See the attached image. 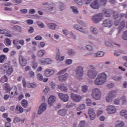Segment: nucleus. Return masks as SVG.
Masks as SVG:
<instances>
[{
    "instance_id": "f257e3e1",
    "label": "nucleus",
    "mask_w": 127,
    "mask_h": 127,
    "mask_svg": "<svg viewBox=\"0 0 127 127\" xmlns=\"http://www.w3.org/2000/svg\"><path fill=\"white\" fill-rule=\"evenodd\" d=\"M107 81V74L104 72L99 74L94 80L96 86H102Z\"/></svg>"
},
{
    "instance_id": "f03ea898",
    "label": "nucleus",
    "mask_w": 127,
    "mask_h": 127,
    "mask_svg": "<svg viewBox=\"0 0 127 127\" xmlns=\"http://www.w3.org/2000/svg\"><path fill=\"white\" fill-rule=\"evenodd\" d=\"M0 70L2 73L7 74V75H11L13 72V68L9 66V64L6 63L1 65Z\"/></svg>"
},
{
    "instance_id": "7ed1b4c3",
    "label": "nucleus",
    "mask_w": 127,
    "mask_h": 127,
    "mask_svg": "<svg viewBox=\"0 0 127 127\" xmlns=\"http://www.w3.org/2000/svg\"><path fill=\"white\" fill-rule=\"evenodd\" d=\"M98 75V71L96 70V67L93 65H90V69L87 71V76L90 79H95Z\"/></svg>"
},
{
    "instance_id": "20e7f679",
    "label": "nucleus",
    "mask_w": 127,
    "mask_h": 127,
    "mask_svg": "<svg viewBox=\"0 0 127 127\" xmlns=\"http://www.w3.org/2000/svg\"><path fill=\"white\" fill-rule=\"evenodd\" d=\"M101 95H102V94L99 88L92 89V96L94 100H100V99H101Z\"/></svg>"
},
{
    "instance_id": "39448f33",
    "label": "nucleus",
    "mask_w": 127,
    "mask_h": 127,
    "mask_svg": "<svg viewBox=\"0 0 127 127\" xmlns=\"http://www.w3.org/2000/svg\"><path fill=\"white\" fill-rule=\"evenodd\" d=\"M104 17V14L102 13H99L93 16L92 20L94 23H98L102 21Z\"/></svg>"
},
{
    "instance_id": "423d86ee",
    "label": "nucleus",
    "mask_w": 127,
    "mask_h": 127,
    "mask_svg": "<svg viewBox=\"0 0 127 127\" xmlns=\"http://www.w3.org/2000/svg\"><path fill=\"white\" fill-rule=\"evenodd\" d=\"M113 24V21L110 19H107L103 21L102 25L104 27H111Z\"/></svg>"
},
{
    "instance_id": "0eeeda50",
    "label": "nucleus",
    "mask_w": 127,
    "mask_h": 127,
    "mask_svg": "<svg viewBox=\"0 0 127 127\" xmlns=\"http://www.w3.org/2000/svg\"><path fill=\"white\" fill-rule=\"evenodd\" d=\"M88 113L90 120H93L96 119V113H95L94 110L93 109H89Z\"/></svg>"
},
{
    "instance_id": "6e6552de",
    "label": "nucleus",
    "mask_w": 127,
    "mask_h": 127,
    "mask_svg": "<svg viewBox=\"0 0 127 127\" xmlns=\"http://www.w3.org/2000/svg\"><path fill=\"white\" fill-rule=\"evenodd\" d=\"M46 108H47V105L46 103H42L39 107L38 112V114L40 115L42 114V113H43V112L46 110Z\"/></svg>"
},
{
    "instance_id": "1a4fd4ad",
    "label": "nucleus",
    "mask_w": 127,
    "mask_h": 127,
    "mask_svg": "<svg viewBox=\"0 0 127 127\" xmlns=\"http://www.w3.org/2000/svg\"><path fill=\"white\" fill-rule=\"evenodd\" d=\"M90 6L93 9H98L100 7V5L98 2V0H94L91 4Z\"/></svg>"
},
{
    "instance_id": "9d476101",
    "label": "nucleus",
    "mask_w": 127,
    "mask_h": 127,
    "mask_svg": "<svg viewBox=\"0 0 127 127\" xmlns=\"http://www.w3.org/2000/svg\"><path fill=\"white\" fill-rule=\"evenodd\" d=\"M55 71L53 69H45L44 72V75L46 77H50L53 75L55 73Z\"/></svg>"
},
{
    "instance_id": "9b49d317",
    "label": "nucleus",
    "mask_w": 127,
    "mask_h": 127,
    "mask_svg": "<svg viewBox=\"0 0 127 127\" xmlns=\"http://www.w3.org/2000/svg\"><path fill=\"white\" fill-rule=\"evenodd\" d=\"M59 97L61 100H62L64 102H67L69 99V96L68 95L64 94L63 93H59Z\"/></svg>"
},
{
    "instance_id": "f8f14e48",
    "label": "nucleus",
    "mask_w": 127,
    "mask_h": 127,
    "mask_svg": "<svg viewBox=\"0 0 127 127\" xmlns=\"http://www.w3.org/2000/svg\"><path fill=\"white\" fill-rule=\"evenodd\" d=\"M19 63L21 66H25L27 64V61L23 57V56H19Z\"/></svg>"
},
{
    "instance_id": "ddd939ff",
    "label": "nucleus",
    "mask_w": 127,
    "mask_h": 127,
    "mask_svg": "<svg viewBox=\"0 0 127 127\" xmlns=\"http://www.w3.org/2000/svg\"><path fill=\"white\" fill-rule=\"evenodd\" d=\"M58 52L57 53V54L56 56V59L57 61L61 62V61H63V60H64L65 57L64 56L61 57V54H60V52H59V49L58 50Z\"/></svg>"
},
{
    "instance_id": "4468645a",
    "label": "nucleus",
    "mask_w": 127,
    "mask_h": 127,
    "mask_svg": "<svg viewBox=\"0 0 127 127\" xmlns=\"http://www.w3.org/2000/svg\"><path fill=\"white\" fill-rule=\"evenodd\" d=\"M48 12L49 13H55L56 8L54 7V4L52 3L49 5Z\"/></svg>"
},
{
    "instance_id": "2eb2a0df",
    "label": "nucleus",
    "mask_w": 127,
    "mask_h": 127,
    "mask_svg": "<svg viewBox=\"0 0 127 127\" xmlns=\"http://www.w3.org/2000/svg\"><path fill=\"white\" fill-rule=\"evenodd\" d=\"M56 101V97L54 96L51 95L48 99V104L49 106H52Z\"/></svg>"
},
{
    "instance_id": "dca6fc26",
    "label": "nucleus",
    "mask_w": 127,
    "mask_h": 127,
    "mask_svg": "<svg viewBox=\"0 0 127 127\" xmlns=\"http://www.w3.org/2000/svg\"><path fill=\"white\" fill-rule=\"evenodd\" d=\"M107 111L109 114H115L116 113V108L113 106H109L107 107Z\"/></svg>"
},
{
    "instance_id": "f3484780",
    "label": "nucleus",
    "mask_w": 127,
    "mask_h": 127,
    "mask_svg": "<svg viewBox=\"0 0 127 127\" xmlns=\"http://www.w3.org/2000/svg\"><path fill=\"white\" fill-rule=\"evenodd\" d=\"M126 26V21L123 20L121 23V25L119 26L118 28V34H120L121 33V32L125 28V27Z\"/></svg>"
},
{
    "instance_id": "a211bd4d",
    "label": "nucleus",
    "mask_w": 127,
    "mask_h": 127,
    "mask_svg": "<svg viewBox=\"0 0 127 127\" xmlns=\"http://www.w3.org/2000/svg\"><path fill=\"white\" fill-rule=\"evenodd\" d=\"M67 78H68V74L65 73L62 75H60L59 76V80L61 81V82H63V81H66L67 80Z\"/></svg>"
},
{
    "instance_id": "6ab92c4d",
    "label": "nucleus",
    "mask_w": 127,
    "mask_h": 127,
    "mask_svg": "<svg viewBox=\"0 0 127 127\" xmlns=\"http://www.w3.org/2000/svg\"><path fill=\"white\" fill-rule=\"evenodd\" d=\"M4 87L5 89V91L6 93H10V91L12 90V87H10L9 86V84L7 83H5L4 84Z\"/></svg>"
},
{
    "instance_id": "aec40b11",
    "label": "nucleus",
    "mask_w": 127,
    "mask_h": 127,
    "mask_svg": "<svg viewBox=\"0 0 127 127\" xmlns=\"http://www.w3.org/2000/svg\"><path fill=\"white\" fill-rule=\"evenodd\" d=\"M12 89V91L10 93V95L12 96V97H13L14 95L17 96L18 95V93H17V88H16L15 86H13Z\"/></svg>"
},
{
    "instance_id": "412c9836",
    "label": "nucleus",
    "mask_w": 127,
    "mask_h": 127,
    "mask_svg": "<svg viewBox=\"0 0 127 127\" xmlns=\"http://www.w3.org/2000/svg\"><path fill=\"white\" fill-rule=\"evenodd\" d=\"M71 97L73 101H75V102H80V96L72 93Z\"/></svg>"
},
{
    "instance_id": "4be33fe9",
    "label": "nucleus",
    "mask_w": 127,
    "mask_h": 127,
    "mask_svg": "<svg viewBox=\"0 0 127 127\" xmlns=\"http://www.w3.org/2000/svg\"><path fill=\"white\" fill-rule=\"evenodd\" d=\"M108 0H97L98 4L100 6H105L107 4V1Z\"/></svg>"
},
{
    "instance_id": "5701e85b",
    "label": "nucleus",
    "mask_w": 127,
    "mask_h": 127,
    "mask_svg": "<svg viewBox=\"0 0 127 127\" xmlns=\"http://www.w3.org/2000/svg\"><path fill=\"white\" fill-rule=\"evenodd\" d=\"M104 16L106 17H111V15L112 13H111V10L110 9H106L104 11Z\"/></svg>"
},
{
    "instance_id": "b1692460",
    "label": "nucleus",
    "mask_w": 127,
    "mask_h": 127,
    "mask_svg": "<svg viewBox=\"0 0 127 127\" xmlns=\"http://www.w3.org/2000/svg\"><path fill=\"white\" fill-rule=\"evenodd\" d=\"M90 31L92 34H94V35H96L98 34V33H99V31H98V29H97V28L94 27H91L90 28Z\"/></svg>"
},
{
    "instance_id": "393cba45",
    "label": "nucleus",
    "mask_w": 127,
    "mask_h": 127,
    "mask_svg": "<svg viewBox=\"0 0 127 127\" xmlns=\"http://www.w3.org/2000/svg\"><path fill=\"white\" fill-rule=\"evenodd\" d=\"M4 44L6 45V46H10L11 45V41H10V39L8 38H6L5 39Z\"/></svg>"
},
{
    "instance_id": "a878e982",
    "label": "nucleus",
    "mask_w": 127,
    "mask_h": 127,
    "mask_svg": "<svg viewBox=\"0 0 127 127\" xmlns=\"http://www.w3.org/2000/svg\"><path fill=\"white\" fill-rule=\"evenodd\" d=\"M59 115L60 116H65L66 114H67V111H66V109H62L60 110L58 112Z\"/></svg>"
},
{
    "instance_id": "bb28decb",
    "label": "nucleus",
    "mask_w": 127,
    "mask_h": 127,
    "mask_svg": "<svg viewBox=\"0 0 127 127\" xmlns=\"http://www.w3.org/2000/svg\"><path fill=\"white\" fill-rule=\"evenodd\" d=\"M15 111L18 112V114H22L23 113V108L19 106H17L15 108Z\"/></svg>"
},
{
    "instance_id": "cd10ccee",
    "label": "nucleus",
    "mask_w": 127,
    "mask_h": 127,
    "mask_svg": "<svg viewBox=\"0 0 127 127\" xmlns=\"http://www.w3.org/2000/svg\"><path fill=\"white\" fill-rule=\"evenodd\" d=\"M58 88L63 92H67V87L64 86V84H60V85H58Z\"/></svg>"
},
{
    "instance_id": "c85d7f7f",
    "label": "nucleus",
    "mask_w": 127,
    "mask_h": 127,
    "mask_svg": "<svg viewBox=\"0 0 127 127\" xmlns=\"http://www.w3.org/2000/svg\"><path fill=\"white\" fill-rule=\"evenodd\" d=\"M45 54V51L44 50H41L37 53V55L39 57H42Z\"/></svg>"
},
{
    "instance_id": "c756f323",
    "label": "nucleus",
    "mask_w": 127,
    "mask_h": 127,
    "mask_svg": "<svg viewBox=\"0 0 127 127\" xmlns=\"http://www.w3.org/2000/svg\"><path fill=\"white\" fill-rule=\"evenodd\" d=\"M105 55V53L102 51H99L95 54V57H103Z\"/></svg>"
},
{
    "instance_id": "7c9ffc66",
    "label": "nucleus",
    "mask_w": 127,
    "mask_h": 127,
    "mask_svg": "<svg viewBox=\"0 0 127 127\" xmlns=\"http://www.w3.org/2000/svg\"><path fill=\"white\" fill-rule=\"evenodd\" d=\"M21 104L23 108H27V106H28V102H27V100L25 99H23L22 101Z\"/></svg>"
},
{
    "instance_id": "2f4dec72",
    "label": "nucleus",
    "mask_w": 127,
    "mask_h": 127,
    "mask_svg": "<svg viewBox=\"0 0 127 127\" xmlns=\"http://www.w3.org/2000/svg\"><path fill=\"white\" fill-rule=\"evenodd\" d=\"M7 80H8L7 76H6V75H4L1 78L0 80V83H5Z\"/></svg>"
},
{
    "instance_id": "473e14b6",
    "label": "nucleus",
    "mask_w": 127,
    "mask_h": 127,
    "mask_svg": "<svg viewBox=\"0 0 127 127\" xmlns=\"http://www.w3.org/2000/svg\"><path fill=\"white\" fill-rule=\"evenodd\" d=\"M70 8L72 9L73 12L75 13V14H78V13H79V11H78V8H77V7L72 6L70 7Z\"/></svg>"
},
{
    "instance_id": "72a5a7b5",
    "label": "nucleus",
    "mask_w": 127,
    "mask_h": 127,
    "mask_svg": "<svg viewBox=\"0 0 127 127\" xmlns=\"http://www.w3.org/2000/svg\"><path fill=\"white\" fill-rule=\"evenodd\" d=\"M48 26L50 29H55L56 28L57 25L54 23H48Z\"/></svg>"
},
{
    "instance_id": "f704fd0d",
    "label": "nucleus",
    "mask_w": 127,
    "mask_h": 127,
    "mask_svg": "<svg viewBox=\"0 0 127 127\" xmlns=\"http://www.w3.org/2000/svg\"><path fill=\"white\" fill-rule=\"evenodd\" d=\"M6 58L5 55H1L0 56V63H3L5 58Z\"/></svg>"
},
{
    "instance_id": "c9c22d12",
    "label": "nucleus",
    "mask_w": 127,
    "mask_h": 127,
    "mask_svg": "<svg viewBox=\"0 0 127 127\" xmlns=\"http://www.w3.org/2000/svg\"><path fill=\"white\" fill-rule=\"evenodd\" d=\"M121 115L122 117H125L127 119V110H122L121 112Z\"/></svg>"
},
{
    "instance_id": "e433bc0d",
    "label": "nucleus",
    "mask_w": 127,
    "mask_h": 127,
    "mask_svg": "<svg viewBox=\"0 0 127 127\" xmlns=\"http://www.w3.org/2000/svg\"><path fill=\"white\" fill-rule=\"evenodd\" d=\"M82 92L83 93H87L88 92V86L87 85L82 86Z\"/></svg>"
},
{
    "instance_id": "4c0bfd02",
    "label": "nucleus",
    "mask_w": 127,
    "mask_h": 127,
    "mask_svg": "<svg viewBox=\"0 0 127 127\" xmlns=\"http://www.w3.org/2000/svg\"><path fill=\"white\" fill-rule=\"evenodd\" d=\"M108 95L111 97L112 98H115L116 96V91H111L109 93Z\"/></svg>"
},
{
    "instance_id": "58836bf2",
    "label": "nucleus",
    "mask_w": 127,
    "mask_h": 127,
    "mask_svg": "<svg viewBox=\"0 0 127 127\" xmlns=\"http://www.w3.org/2000/svg\"><path fill=\"white\" fill-rule=\"evenodd\" d=\"M67 52L69 56H73V55L75 54V52H74V51H73L72 49H68Z\"/></svg>"
},
{
    "instance_id": "ea45409f",
    "label": "nucleus",
    "mask_w": 127,
    "mask_h": 127,
    "mask_svg": "<svg viewBox=\"0 0 127 127\" xmlns=\"http://www.w3.org/2000/svg\"><path fill=\"white\" fill-rule=\"evenodd\" d=\"M112 79L113 80H115V81L119 82V81H121V80L122 79V76H114L113 77Z\"/></svg>"
},
{
    "instance_id": "a19ab883",
    "label": "nucleus",
    "mask_w": 127,
    "mask_h": 127,
    "mask_svg": "<svg viewBox=\"0 0 127 127\" xmlns=\"http://www.w3.org/2000/svg\"><path fill=\"white\" fill-rule=\"evenodd\" d=\"M0 34H7V33H8V31L5 29H0Z\"/></svg>"
},
{
    "instance_id": "79ce46f5",
    "label": "nucleus",
    "mask_w": 127,
    "mask_h": 127,
    "mask_svg": "<svg viewBox=\"0 0 127 127\" xmlns=\"http://www.w3.org/2000/svg\"><path fill=\"white\" fill-rule=\"evenodd\" d=\"M13 29L14 30H17V31H18L19 32H21V27L19 26H15L13 27Z\"/></svg>"
},
{
    "instance_id": "37998d69",
    "label": "nucleus",
    "mask_w": 127,
    "mask_h": 127,
    "mask_svg": "<svg viewBox=\"0 0 127 127\" xmlns=\"http://www.w3.org/2000/svg\"><path fill=\"white\" fill-rule=\"evenodd\" d=\"M75 74H76V77L80 76V67H79V66L77 67V68L76 69Z\"/></svg>"
},
{
    "instance_id": "c03bdc74",
    "label": "nucleus",
    "mask_w": 127,
    "mask_h": 127,
    "mask_svg": "<svg viewBox=\"0 0 127 127\" xmlns=\"http://www.w3.org/2000/svg\"><path fill=\"white\" fill-rule=\"evenodd\" d=\"M119 14L118 12H114L113 13V17L114 19H118L119 18Z\"/></svg>"
},
{
    "instance_id": "a18cd8bd",
    "label": "nucleus",
    "mask_w": 127,
    "mask_h": 127,
    "mask_svg": "<svg viewBox=\"0 0 127 127\" xmlns=\"http://www.w3.org/2000/svg\"><path fill=\"white\" fill-rule=\"evenodd\" d=\"M83 76H84V68L80 66V77H83Z\"/></svg>"
},
{
    "instance_id": "49530a36",
    "label": "nucleus",
    "mask_w": 127,
    "mask_h": 127,
    "mask_svg": "<svg viewBox=\"0 0 127 127\" xmlns=\"http://www.w3.org/2000/svg\"><path fill=\"white\" fill-rule=\"evenodd\" d=\"M106 101L108 103H112L113 101V98L111 97V96H110L109 95L106 97Z\"/></svg>"
},
{
    "instance_id": "de8ad7c7",
    "label": "nucleus",
    "mask_w": 127,
    "mask_h": 127,
    "mask_svg": "<svg viewBox=\"0 0 127 127\" xmlns=\"http://www.w3.org/2000/svg\"><path fill=\"white\" fill-rule=\"evenodd\" d=\"M121 100L123 102L122 103V105H125L126 104H127V99H126V96H122L121 98Z\"/></svg>"
},
{
    "instance_id": "09e8293b",
    "label": "nucleus",
    "mask_w": 127,
    "mask_h": 127,
    "mask_svg": "<svg viewBox=\"0 0 127 127\" xmlns=\"http://www.w3.org/2000/svg\"><path fill=\"white\" fill-rule=\"evenodd\" d=\"M73 61L71 59H67L65 61V64L66 65H71V64L72 63Z\"/></svg>"
},
{
    "instance_id": "8fccbe9b",
    "label": "nucleus",
    "mask_w": 127,
    "mask_h": 127,
    "mask_svg": "<svg viewBox=\"0 0 127 127\" xmlns=\"http://www.w3.org/2000/svg\"><path fill=\"white\" fill-rule=\"evenodd\" d=\"M86 48L88 51H92L93 50V47L90 45H86Z\"/></svg>"
},
{
    "instance_id": "3c124183",
    "label": "nucleus",
    "mask_w": 127,
    "mask_h": 127,
    "mask_svg": "<svg viewBox=\"0 0 127 127\" xmlns=\"http://www.w3.org/2000/svg\"><path fill=\"white\" fill-rule=\"evenodd\" d=\"M13 44L14 45H18L19 44V40L16 39L13 41Z\"/></svg>"
},
{
    "instance_id": "603ef678",
    "label": "nucleus",
    "mask_w": 127,
    "mask_h": 127,
    "mask_svg": "<svg viewBox=\"0 0 127 127\" xmlns=\"http://www.w3.org/2000/svg\"><path fill=\"white\" fill-rule=\"evenodd\" d=\"M46 63L47 64H51L52 63V60L50 58L46 59Z\"/></svg>"
},
{
    "instance_id": "864d4df0",
    "label": "nucleus",
    "mask_w": 127,
    "mask_h": 127,
    "mask_svg": "<svg viewBox=\"0 0 127 127\" xmlns=\"http://www.w3.org/2000/svg\"><path fill=\"white\" fill-rule=\"evenodd\" d=\"M32 64H33L32 68L33 69H36V68H37V67H38V64H37V63L35 62H33Z\"/></svg>"
},
{
    "instance_id": "5fc2aeb1",
    "label": "nucleus",
    "mask_w": 127,
    "mask_h": 127,
    "mask_svg": "<svg viewBox=\"0 0 127 127\" xmlns=\"http://www.w3.org/2000/svg\"><path fill=\"white\" fill-rule=\"evenodd\" d=\"M37 78L39 81H42L43 80V76H42L41 74H38Z\"/></svg>"
},
{
    "instance_id": "6e6d98bb",
    "label": "nucleus",
    "mask_w": 127,
    "mask_h": 127,
    "mask_svg": "<svg viewBox=\"0 0 127 127\" xmlns=\"http://www.w3.org/2000/svg\"><path fill=\"white\" fill-rule=\"evenodd\" d=\"M86 104L88 106H91L92 105V101H91V99H86Z\"/></svg>"
},
{
    "instance_id": "4d7b16f0",
    "label": "nucleus",
    "mask_w": 127,
    "mask_h": 127,
    "mask_svg": "<svg viewBox=\"0 0 127 127\" xmlns=\"http://www.w3.org/2000/svg\"><path fill=\"white\" fill-rule=\"evenodd\" d=\"M71 91H72V92H74V93H77L79 89H78V87H74L73 88H71Z\"/></svg>"
},
{
    "instance_id": "13d9d810",
    "label": "nucleus",
    "mask_w": 127,
    "mask_h": 127,
    "mask_svg": "<svg viewBox=\"0 0 127 127\" xmlns=\"http://www.w3.org/2000/svg\"><path fill=\"white\" fill-rule=\"evenodd\" d=\"M66 71H67V68H64V69L61 70L60 71H59L58 72V75H62V74H64V73H65V72H66Z\"/></svg>"
},
{
    "instance_id": "bf43d9fd",
    "label": "nucleus",
    "mask_w": 127,
    "mask_h": 127,
    "mask_svg": "<svg viewBox=\"0 0 127 127\" xmlns=\"http://www.w3.org/2000/svg\"><path fill=\"white\" fill-rule=\"evenodd\" d=\"M34 31V28L33 27H30L29 29L28 30V33H33Z\"/></svg>"
},
{
    "instance_id": "052dcab7",
    "label": "nucleus",
    "mask_w": 127,
    "mask_h": 127,
    "mask_svg": "<svg viewBox=\"0 0 127 127\" xmlns=\"http://www.w3.org/2000/svg\"><path fill=\"white\" fill-rule=\"evenodd\" d=\"M80 127H85V125H86V121H80Z\"/></svg>"
},
{
    "instance_id": "680f3d73",
    "label": "nucleus",
    "mask_w": 127,
    "mask_h": 127,
    "mask_svg": "<svg viewBox=\"0 0 127 127\" xmlns=\"http://www.w3.org/2000/svg\"><path fill=\"white\" fill-rule=\"evenodd\" d=\"M65 8V5L64 4L61 3V5L59 7V9L60 11H62V10H63Z\"/></svg>"
},
{
    "instance_id": "e2e57ef3",
    "label": "nucleus",
    "mask_w": 127,
    "mask_h": 127,
    "mask_svg": "<svg viewBox=\"0 0 127 127\" xmlns=\"http://www.w3.org/2000/svg\"><path fill=\"white\" fill-rule=\"evenodd\" d=\"M50 85L52 89H55V86H56V85L55 84V83L54 82H51L50 83Z\"/></svg>"
},
{
    "instance_id": "0e129e2a",
    "label": "nucleus",
    "mask_w": 127,
    "mask_h": 127,
    "mask_svg": "<svg viewBox=\"0 0 127 127\" xmlns=\"http://www.w3.org/2000/svg\"><path fill=\"white\" fill-rule=\"evenodd\" d=\"M39 62L41 63V64H46V59L40 60Z\"/></svg>"
},
{
    "instance_id": "69168bd1",
    "label": "nucleus",
    "mask_w": 127,
    "mask_h": 127,
    "mask_svg": "<svg viewBox=\"0 0 127 127\" xmlns=\"http://www.w3.org/2000/svg\"><path fill=\"white\" fill-rule=\"evenodd\" d=\"M35 40H42V37H41V36L40 35H37L35 37Z\"/></svg>"
},
{
    "instance_id": "338daca9",
    "label": "nucleus",
    "mask_w": 127,
    "mask_h": 127,
    "mask_svg": "<svg viewBox=\"0 0 127 127\" xmlns=\"http://www.w3.org/2000/svg\"><path fill=\"white\" fill-rule=\"evenodd\" d=\"M14 123H18L20 122V118L19 117H16L13 121Z\"/></svg>"
},
{
    "instance_id": "774afa93",
    "label": "nucleus",
    "mask_w": 127,
    "mask_h": 127,
    "mask_svg": "<svg viewBox=\"0 0 127 127\" xmlns=\"http://www.w3.org/2000/svg\"><path fill=\"white\" fill-rule=\"evenodd\" d=\"M124 122H121L116 125V127H124Z\"/></svg>"
}]
</instances>
